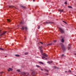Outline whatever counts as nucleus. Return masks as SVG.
<instances>
[{
  "instance_id": "29",
  "label": "nucleus",
  "mask_w": 76,
  "mask_h": 76,
  "mask_svg": "<svg viewBox=\"0 0 76 76\" xmlns=\"http://www.w3.org/2000/svg\"><path fill=\"white\" fill-rule=\"evenodd\" d=\"M45 71H46V72H48V71L47 69H45Z\"/></svg>"
},
{
  "instance_id": "28",
  "label": "nucleus",
  "mask_w": 76,
  "mask_h": 76,
  "mask_svg": "<svg viewBox=\"0 0 76 76\" xmlns=\"http://www.w3.org/2000/svg\"><path fill=\"white\" fill-rule=\"evenodd\" d=\"M13 7V6H9V7L10 8H11V7Z\"/></svg>"
},
{
  "instance_id": "1",
  "label": "nucleus",
  "mask_w": 76,
  "mask_h": 76,
  "mask_svg": "<svg viewBox=\"0 0 76 76\" xmlns=\"http://www.w3.org/2000/svg\"><path fill=\"white\" fill-rule=\"evenodd\" d=\"M61 48L63 50V51H65V50H66V49H65V48L64 47V45H63V44H61Z\"/></svg>"
},
{
  "instance_id": "34",
  "label": "nucleus",
  "mask_w": 76,
  "mask_h": 76,
  "mask_svg": "<svg viewBox=\"0 0 76 76\" xmlns=\"http://www.w3.org/2000/svg\"><path fill=\"white\" fill-rule=\"evenodd\" d=\"M45 75H48V74L47 73H45Z\"/></svg>"
},
{
  "instance_id": "42",
  "label": "nucleus",
  "mask_w": 76,
  "mask_h": 76,
  "mask_svg": "<svg viewBox=\"0 0 76 76\" xmlns=\"http://www.w3.org/2000/svg\"><path fill=\"white\" fill-rule=\"evenodd\" d=\"M37 58H38V56H37Z\"/></svg>"
},
{
  "instance_id": "31",
  "label": "nucleus",
  "mask_w": 76,
  "mask_h": 76,
  "mask_svg": "<svg viewBox=\"0 0 76 76\" xmlns=\"http://www.w3.org/2000/svg\"><path fill=\"white\" fill-rule=\"evenodd\" d=\"M56 42V40H55L54 41H53V42Z\"/></svg>"
},
{
  "instance_id": "17",
  "label": "nucleus",
  "mask_w": 76,
  "mask_h": 76,
  "mask_svg": "<svg viewBox=\"0 0 76 76\" xmlns=\"http://www.w3.org/2000/svg\"><path fill=\"white\" fill-rule=\"evenodd\" d=\"M40 51L41 53H42V52H43L42 50L41 49H40Z\"/></svg>"
},
{
  "instance_id": "12",
  "label": "nucleus",
  "mask_w": 76,
  "mask_h": 76,
  "mask_svg": "<svg viewBox=\"0 0 76 76\" xmlns=\"http://www.w3.org/2000/svg\"><path fill=\"white\" fill-rule=\"evenodd\" d=\"M52 43H49L47 45V46H48V45H52Z\"/></svg>"
},
{
  "instance_id": "9",
  "label": "nucleus",
  "mask_w": 76,
  "mask_h": 76,
  "mask_svg": "<svg viewBox=\"0 0 76 76\" xmlns=\"http://www.w3.org/2000/svg\"><path fill=\"white\" fill-rule=\"evenodd\" d=\"M42 59H44V58H46V59H47V58H45L44 56H43L42 57Z\"/></svg>"
},
{
  "instance_id": "39",
  "label": "nucleus",
  "mask_w": 76,
  "mask_h": 76,
  "mask_svg": "<svg viewBox=\"0 0 76 76\" xmlns=\"http://www.w3.org/2000/svg\"><path fill=\"white\" fill-rule=\"evenodd\" d=\"M41 70H43V69H41Z\"/></svg>"
},
{
  "instance_id": "25",
  "label": "nucleus",
  "mask_w": 76,
  "mask_h": 76,
  "mask_svg": "<svg viewBox=\"0 0 76 76\" xmlns=\"http://www.w3.org/2000/svg\"><path fill=\"white\" fill-rule=\"evenodd\" d=\"M17 71H18V72H20V70L19 69H18L17 70Z\"/></svg>"
},
{
  "instance_id": "38",
  "label": "nucleus",
  "mask_w": 76,
  "mask_h": 76,
  "mask_svg": "<svg viewBox=\"0 0 76 76\" xmlns=\"http://www.w3.org/2000/svg\"><path fill=\"white\" fill-rule=\"evenodd\" d=\"M27 74L28 75H29V73H28V74Z\"/></svg>"
},
{
  "instance_id": "14",
  "label": "nucleus",
  "mask_w": 76,
  "mask_h": 76,
  "mask_svg": "<svg viewBox=\"0 0 76 76\" xmlns=\"http://www.w3.org/2000/svg\"><path fill=\"white\" fill-rule=\"evenodd\" d=\"M63 10H58L59 12H63Z\"/></svg>"
},
{
  "instance_id": "4",
  "label": "nucleus",
  "mask_w": 76,
  "mask_h": 76,
  "mask_svg": "<svg viewBox=\"0 0 76 76\" xmlns=\"http://www.w3.org/2000/svg\"><path fill=\"white\" fill-rule=\"evenodd\" d=\"M42 56H44L45 57H47V54H46V53H44L43 54H42Z\"/></svg>"
},
{
  "instance_id": "35",
  "label": "nucleus",
  "mask_w": 76,
  "mask_h": 76,
  "mask_svg": "<svg viewBox=\"0 0 76 76\" xmlns=\"http://www.w3.org/2000/svg\"><path fill=\"white\" fill-rule=\"evenodd\" d=\"M1 73H3V72H0V75H1Z\"/></svg>"
},
{
  "instance_id": "7",
  "label": "nucleus",
  "mask_w": 76,
  "mask_h": 76,
  "mask_svg": "<svg viewBox=\"0 0 76 76\" xmlns=\"http://www.w3.org/2000/svg\"><path fill=\"white\" fill-rule=\"evenodd\" d=\"M53 63V61H48V63L49 64H51V63Z\"/></svg>"
},
{
  "instance_id": "32",
  "label": "nucleus",
  "mask_w": 76,
  "mask_h": 76,
  "mask_svg": "<svg viewBox=\"0 0 76 76\" xmlns=\"http://www.w3.org/2000/svg\"><path fill=\"white\" fill-rule=\"evenodd\" d=\"M64 4H67V2H65Z\"/></svg>"
},
{
  "instance_id": "44",
  "label": "nucleus",
  "mask_w": 76,
  "mask_h": 76,
  "mask_svg": "<svg viewBox=\"0 0 76 76\" xmlns=\"http://www.w3.org/2000/svg\"><path fill=\"white\" fill-rule=\"evenodd\" d=\"M75 76H76V75H75Z\"/></svg>"
},
{
  "instance_id": "43",
  "label": "nucleus",
  "mask_w": 76,
  "mask_h": 76,
  "mask_svg": "<svg viewBox=\"0 0 76 76\" xmlns=\"http://www.w3.org/2000/svg\"><path fill=\"white\" fill-rule=\"evenodd\" d=\"M5 57H7V56H6Z\"/></svg>"
},
{
  "instance_id": "13",
  "label": "nucleus",
  "mask_w": 76,
  "mask_h": 76,
  "mask_svg": "<svg viewBox=\"0 0 76 76\" xmlns=\"http://www.w3.org/2000/svg\"><path fill=\"white\" fill-rule=\"evenodd\" d=\"M68 7L69 8H70V9L72 8V7L70 6H68Z\"/></svg>"
},
{
  "instance_id": "20",
  "label": "nucleus",
  "mask_w": 76,
  "mask_h": 76,
  "mask_svg": "<svg viewBox=\"0 0 76 76\" xmlns=\"http://www.w3.org/2000/svg\"><path fill=\"white\" fill-rule=\"evenodd\" d=\"M7 20L8 21V22H10V19H7Z\"/></svg>"
},
{
  "instance_id": "3",
  "label": "nucleus",
  "mask_w": 76,
  "mask_h": 76,
  "mask_svg": "<svg viewBox=\"0 0 76 76\" xmlns=\"http://www.w3.org/2000/svg\"><path fill=\"white\" fill-rule=\"evenodd\" d=\"M12 68H9L8 69H7L8 72H10V71H12Z\"/></svg>"
},
{
  "instance_id": "10",
  "label": "nucleus",
  "mask_w": 76,
  "mask_h": 76,
  "mask_svg": "<svg viewBox=\"0 0 76 76\" xmlns=\"http://www.w3.org/2000/svg\"><path fill=\"white\" fill-rule=\"evenodd\" d=\"M27 74V73H23V76H24V75H26Z\"/></svg>"
},
{
  "instance_id": "27",
  "label": "nucleus",
  "mask_w": 76,
  "mask_h": 76,
  "mask_svg": "<svg viewBox=\"0 0 76 76\" xmlns=\"http://www.w3.org/2000/svg\"><path fill=\"white\" fill-rule=\"evenodd\" d=\"M64 56V54H62L61 55V57H63V56Z\"/></svg>"
},
{
  "instance_id": "24",
  "label": "nucleus",
  "mask_w": 76,
  "mask_h": 76,
  "mask_svg": "<svg viewBox=\"0 0 76 76\" xmlns=\"http://www.w3.org/2000/svg\"><path fill=\"white\" fill-rule=\"evenodd\" d=\"M0 50H4V49H3L0 48Z\"/></svg>"
},
{
  "instance_id": "22",
  "label": "nucleus",
  "mask_w": 76,
  "mask_h": 76,
  "mask_svg": "<svg viewBox=\"0 0 76 76\" xmlns=\"http://www.w3.org/2000/svg\"><path fill=\"white\" fill-rule=\"evenodd\" d=\"M36 67H40V66L38 65H36Z\"/></svg>"
},
{
  "instance_id": "36",
  "label": "nucleus",
  "mask_w": 76,
  "mask_h": 76,
  "mask_svg": "<svg viewBox=\"0 0 76 76\" xmlns=\"http://www.w3.org/2000/svg\"><path fill=\"white\" fill-rule=\"evenodd\" d=\"M40 43H41V44H42V42H40Z\"/></svg>"
},
{
  "instance_id": "2",
  "label": "nucleus",
  "mask_w": 76,
  "mask_h": 76,
  "mask_svg": "<svg viewBox=\"0 0 76 76\" xmlns=\"http://www.w3.org/2000/svg\"><path fill=\"white\" fill-rule=\"evenodd\" d=\"M60 32H61V33H64V30L62 28H59Z\"/></svg>"
},
{
  "instance_id": "26",
  "label": "nucleus",
  "mask_w": 76,
  "mask_h": 76,
  "mask_svg": "<svg viewBox=\"0 0 76 76\" xmlns=\"http://www.w3.org/2000/svg\"><path fill=\"white\" fill-rule=\"evenodd\" d=\"M39 28H40V26H39L38 27V29H39Z\"/></svg>"
},
{
  "instance_id": "40",
  "label": "nucleus",
  "mask_w": 76,
  "mask_h": 76,
  "mask_svg": "<svg viewBox=\"0 0 76 76\" xmlns=\"http://www.w3.org/2000/svg\"><path fill=\"white\" fill-rule=\"evenodd\" d=\"M34 1H35V0H33Z\"/></svg>"
},
{
  "instance_id": "6",
  "label": "nucleus",
  "mask_w": 76,
  "mask_h": 76,
  "mask_svg": "<svg viewBox=\"0 0 76 76\" xmlns=\"http://www.w3.org/2000/svg\"><path fill=\"white\" fill-rule=\"evenodd\" d=\"M6 33V31L4 32L3 33L0 35V36H2V35H4V34H5Z\"/></svg>"
},
{
  "instance_id": "41",
  "label": "nucleus",
  "mask_w": 76,
  "mask_h": 76,
  "mask_svg": "<svg viewBox=\"0 0 76 76\" xmlns=\"http://www.w3.org/2000/svg\"><path fill=\"white\" fill-rule=\"evenodd\" d=\"M61 38H62V36H61Z\"/></svg>"
},
{
  "instance_id": "15",
  "label": "nucleus",
  "mask_w": 76,
  "mask_h": 76,
  "mask_svg": "<svg viewBox=\"0 0 76 76\" xmlns=\"http://www.w3.org/2000/svg\"><path fill=\"white\" fill-rule=\"evenodd\" d=\"M39 63L40 64H44L42 62H39Z\"/></svg>"
},
{
  "instance_id": "16",
  "label": "nucleus",
  "mask_w": 76,
  "mask_h": 76,
  "mask_svg": "<svg viewBox=\"0 0 76 76\" xmlns=\"http://www.w3.org/2000/svg\"><path fill=\"white\" fill-rule=\"evenodd\" d=\"M64 39H63L62 38V39L61 42H64Z\"/></svg>"
},
{
  "instance_id": "23",
  "label": "nucleus",
  "mask_w": 76,
  "mask_h": 76,
  "mask_svg": "<svg viewBox=\"0 0 76 76\" xmlns=\"http://www.w3.org/2000/svg\"><path fill=\"white\" fill-rule=\"evenodd\" d=\"M63 22H64L65 23H66V24H67V23H66V22H65V21H63Z\"/></svg>"
},
{
  "instance_id": "8",
  "label": "nucleus",
  "mask_w": 76,
  "mask_h": 76,
  "mask_svg": "<svg viewBox=\"0 0 76 76\" xmlns=\"http://www.w3.org/2000/svg\"><path fill=\"white\" fill-rule=\"evenodd\" d=\"M46 23H53V22H46Z\"/></svg>"
},
{
  "instance_id": "30",
  "label": "nucleus",
  "mask_w": 76,
  "mask_h": 76,
  "mask_svg": "<svg viewBox=\"0 0 76 76\" xmlns=\"http://www.w3.org/2000/svg\"><path fill=\"white\" fill-rule=\"evenodd\" d=\"M39 48H42V46L39 47Z\"/></svg>"
},
{
  "instance_id": "18",
  "label": "nucleus",
  "mask_w": 76,
  "mask_h": 76,
  "mask_svg": "<svg viewBox=\"0 0 76 76\" xmlns=\"http://www.w3.org/2000/svg\"><path fill=\"white\" fill-rule=\"evenodd\" d=\"M21 29H22V30H24V27L22 26V28H21Z\"/></svg>"
},
{
  "instance_id": "21",
  "label": "nucleus",
  "mask_w": 76,
  "mask_h": 76,
  "mask_svg": "<svg viewBox=\"0 0 76 76\" xmlns=\"http://www.w3.org/2000/svg\"><path fill=\"white\" fill-rule=\"evenodd\" d=\"M24 28H25V29H26V30L27 29V27H24Z\"/></svg>"
},
{
  "instance_id": "33",
  "label": "nucleus",
  "mask_w": 76,
  "mask_h": 76,
  "mask_svg": "<svg viewBox=\"0 0 76 76\" xmlns=\"http://www.w3.org/2000/svg\"><path fill=\"white\" fill-rule=\"evenodd\" d=\"M71 72V70H69L68 71V72Z\"/></svg>"
},
{
  "instance_id": "37",
  "label": "nucleus",
  "mask_w": 76,
  "mask_h": 76,
  "mask_svg": "<svg viewBox=\"0 0 76 76\" xmlns=\"http://www.w3.org/2000/svg\"><path fill=\"white\" fill-rule=\"evenodd\" d=\"M65 73H67V71H65Z\"/></svg>"
},
{
  "instance_id": "5",
  "label": "nucleus",
  "mask_w": 76,
  "mask_h": 76,
  "mask_svg": "<svg viewBox=\"0 0 76 76\" xmlns=\"http://www.w3.org/2000/svg\"><path fill=\"white\" fill-rule=\"evenodd\" d=\"M71 45H68V50H69L70 49Z\"/></svg>"
},
{
  "instance_id": "11",
  "label": "nucleus",
  "mask_w": 76,
  "mask_h": 76,
  "mask_svg": "<svg viewBox=\"0 0 76 76\" xmlns=\"http://www.w3.org/2000/svg\"><path fill=\"white\" fill-rule=\"evenodd\" d=\"M15 56H16V57H19L20 56L19 55L16 54L15 55Z\"/></svg>"
},
{
  "instance_id": "19",
  "label": "nucleus",
  "mask_w": 76,
  "mask_h": 76,
  "mask_svg": "<svg viewBox=\"0 0 76 76\" xmlns=\"http://www.w3.org/2000/svg\"><path fill=\"white\" fill-rule=\"evenodd\" d=\"M25 55H28V53H25Z\"/></svg>"
}]
</instances>
